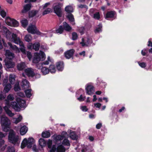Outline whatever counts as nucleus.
Listing matches in <instances>:
<instances>
[{"label": "nucleus", "mask_w": 152, "mask_h": 152, "mask_svg": "<svg viewBox=\"0 0 152 152\" xmlns=\"http://www.w3.org/2000/svg\"><path fill=\"white\" fill-rule=\"evenodd\" d=\"M51 149L50 151V152H55L56 151V146L55 145H53L52 146Z\"/></svg>", "instance_id": "obj_53"}, {"label": "nucleus", "mask_w": 152, "mask_h": 152, "mask_svg": "<svg viewBox=\"0 0 152 152\" xmlns=\"http://www.w3.org/2000/svg\"><path fill=\"white\" fill-rule=\"evenodd\" d=\"M48 69L49 72H50L52 73H55L56 71L55 66L53 65H50Z\"/></svg>", "instance_id": "obj_29"}, {"label": "nucleus", "mask_w": 152, "mask_h": 152, "mask_svg": "<svg viewBox=\"0 0 152 152\" xmlns=\"http://www.w3.org/2000/svg\"><path fill=\"white\" fill-rule=\"evenodd\" d=\"M102 126V124L101 123H99L96 125V128L97 129H99Z\"/></svg>", "instance_id": "obj_64"}, {"label": "nucleus", "mask_w": 152, "mask_h": 152, "mask_svg": "<svg viewBox=\"0 0 152 152\" xmlns=\"http://www.w3.org/2000/svg\"><path fill=\"white\" fill-rule=\"evenodd\" d=\"M94 18L95 19L99 20L100 18V15L99 12H96L94 14Z\"/></svg>", "instance_id": "obj_48"}, {"label": "nucleus", "mask_w": 152, "mask_h": 152, "mask_svg": "<svg viewBox=\"0 0 152 152\" xmlns=\"http://www.w3.org/2000/svg\"><path fill=\"white\" fill-rule=\"evenodd\" d=\"M3 86L4 87V88L3 91L5 93L8 92L12 87V86L10 83H8L7 84Z\"/></svg>", "instance_id": "obj_20"}, {"label": "nucleus", "mask_w": 152, "mask_h": 152, "mask_svg": "<svg viewBox=\"0 0 152 152\" xmlns=\"http://www.w3.org/2000/svg\"><path fill=\"white\" fill-rule=\"evenodd\" d=\"M25 68V64L23 63L19 64L17 65V68L19 71L23 70Z\"/></svg>", "instance_id": "obj_30"}, {"label": "nucleus", "mask_w": 152, "mask_h": 152, "mask_svg": "<svg viewBox=\"0 0 152 152\" xmlns=\"http://www.w3.org/2000/svg\"><path fill=\"white\" fill-rule=\"evenodd\" d=\"M62 144L64 146H69L70 145L69 141L67 139H64L63 140Z\"/></svg>", "instance_id": "obj_38"}, {"label": "nucleus", "mask_w": 152, "mask_h": 152, "mask_svg": "<svg viewBox=\"0 0 152 152\" xmlns=\"http://www.w3.org/2000/svg\"><path fill=\"white\" fill-rule=\"evenodd\" d=\"M24 72L26 75L29 77H33L35 75V73L31 68L25 69Z\"/></svg>", "instance_id": "obj_11"}, {"label": "nucleus", "mask_w": 152, "mask_h": 152, "mask_svg": "<svg viewBox=\"0 0 152 152\" xmlns=\"http://www.w3.org/2000/svg\"><path fill=\"white\" fill-rule=\"evenodd\" d=\"M14 98L12 94H9L7 97V99H5V103L6 104L7 106H9L10 105V101H12L14 100Z\"/></svg>", "instance_id": "obj_14"}, {"label": "nucleus", "mask_w": 152, "mask_h": 152, "mask_svg": "<svg viewBox=\"0 0 152 152\" xmlns=\"http://www.w3.org/2000/svg\"><path fill=\"white\" fill-rule=\"evenodd\" d=\"M51 12V10L50 8H48L45 10L42 13V15H45L48 14Z\"/></svg>", "instance_id": "obj_45"}, {"label": "nucleus", "mask_w": 152, "mask_h": 152, "mask_svg": "<svg viewBox=\"0 0 152 152\" xmlns=\"http://www.w3.org/2000/svg\"><path fill=\"white\" fill-rule=\"evenodd\" d=\"M6 94L4 93L0 94V100H3L5 99L6 96Z\"/></svg>", "instance_id": "obj_52"}, {"label": "nucleus", "mask_w": 152, "mask_h": 152, "mask_svg": "<svg viewBox=\"0 0 152 152\" xmlns=\"http://www.w3.org/2000/svg\"><path fill=\"white\" fill-rule=\"evenodd\" d=\"M0 15L2 17L4 18L6 16V13L4 10H2L0 12Z\"/></svg>", "instance_id": "obj_58"}, {"label": "nucleus", "mask_w": 152, "mask_h": 152, "mask_svg": "<svg viewBox=\"0 0 152 152\" xmlns=\"http://www.w3.org/2000/svg\"><path fill=\"white\" fill-rule=\"evenodd\" d=\"M40 53H35L34 54V57L33 59V62L37 64L41 60V58L39 56Z\"/></svg>", "instance_id": "obj_13"}, {"label": "nucleus", "mask_w": 152, "mask_h": 152, "mask_svg": "<svg viewBox=\"0 0 152 152\" xmlns=\"http://www.w3.org/2000/svg\"><path fill=\"white\" fill-rule=\"evenodd\" d=\"M21 85L24 89L27 88L29 87V83L27 80L24 79L22 81Z\"/></svg>", "instance_id": "obj_15"}, {"label": "nucleus", "mask_w": 152, "mask_h": 152, "mask_svg": "<svg viewBox=\"0 0 152 152\" xmlns=\"http://www.w3.org/2000/svg\"><path fill=\"white\" fill-rule=\"evenodd\" d=\"M69 136L70 138L73 140H77L78 139V136L75 132H71L69 134Z\"/></svg>", "instance_id": "obj_24"}, {"label": "nucleus", "mask_w": 152, "mask_h": 152, "mask_svg": "<svg viewBox=\"0 0 152 152\" xmlns=\"http://www.w3.org/2000/svg\"><path fill=\"white\" fill-rule=\"evenodd\" d=\"M40 46V44L39 42H36L33 44V48L35 51L39 50Z\"/></svg>", "instance_id": "obj_26"}, {"label": "nucleus", "mask_w": 152, "mask_h": 152, "mask_svg": "<svg viewBox=\"0 0 152 152\" xmlns=\"http://www.w3.org/2000/svg\"><path fill=\"white\" fill-rule=\"evenodd\" d=\"M19 138V136L16 134L13 130H11L9 132L8 139L10 142L14 145L15 144L18 142Z\"/></svg>", "instance_id": "obj_2"}, {"label": "nucleus", "mask_w": 152, "mask_h": 152, "mask_svg": "<svg viewBox=\"0 0 152 152\" xmlns=\"http://www.w3.org/2000/svg\"><path fill=\"white\" fill-rule=\"evenodd\" d=\"M116 15V13L115 11H110L107 12L104 17L105 19L109 20V18H113L115 19L116 18L115 15Z\"/></svg>", "instance_id": "obj_6"}, {"label": "nucleus", "mask_w": 152, "mask_h": 152, "mask_svg": "<svg viewBox=\"0 0 152 152\" xmlns=\"http://www.w3.org/2000/svg\"><path fill=\"white\" fill-rule=\"evenodd\" d=\"M6 135V133H3L0 131V139H2L3 138L5 137Z\"/></svg>", "instance_id": "obj_60"}, {"label": "nucleus", "mask_w": 152, "mask_h": 152, "mask_svg": "<svg viewBox=\"0 0 152 152\" xmlns=\"http://www.w3.org/2000/svg\"><path fill=\"white\" fill-rule=\"evenodd\" d=\"M6 113L10 117H12L14 115V114L12 113V111L10 110H8V111H6Z\"/></svg>", "instance_id": "obj_56"}, {"label": "nucleus", "mask_w": 152, "mask_h": 152, "mask_svg": "<svg viewBox=\"0 0 152 152\" xmlns=\"http://www.w3.org/2000/svg\"><path fill=\"white\" fill-rule=\"evenodd\" d=\"M8 45L10 46L11 48L13 49V50L16 51L19 50L18 48L17 47L16 45H12L11 43L10 42H9Z\"/></svg>", "instance_id": "obj_43"}, {"label": "nucleus", "mask_w": 152, "mask_h": 152, "mask_svg": "<svg viewBox=\"0 0 152 152\" xmlns=\"http://www.w3.org/2000/svg\"><path fill=\"white\" fill-rule=\"evenodd\" d=\"M7 152H15V148L13 146H8L7 147Z\"/></svg>", "instance_id": "obj_41"}, {"label": "nucleus", "mask_w": 152, "mask_h": 152, "mask_svg": "<svg viewBox=\"0 0 152 152\" xmlns=\"http://www.w3.org/2000/svg\"><path fill=\"white\" fill-rule=\"evenodd\" d=\"M79 8H85L86 9H88V6L86 5L80 4L78 6Z\"/></svg>", "instance_id": "obj_62"}, {"label": "nucleus", "mask_w": 152, "mask_h": 152, "mask_svg": "<svg viewBox=\"0 0 152 152\" xmlns=\"http://www.w3.org/2000/svg\"><path fill=\"white\" fill-rule=\"evenodd\" d=\"M64 30L66 31L70 32L72 29V28L66 22L63 23Z\"/></svg>", "instance_id": "obj_16"}, {"label": "nucleus", "mask_w": 152, "mask_h": 152, "mask_svg": "<svg viewBox=\"0 0 152 152\" xmlns=\"http://www.w3.org/2000/svg\"><path fill=\"white\" fill-rule=\"evenodd\" d=\"M39 145L42 147L45 146L46 144L45 140L43 139L40 138L39 140Z\"/></svg>", "instance_id": "obj_25"}, {"label": "nucleus", "mask_w": 152, "mask_h": 152, "mask_svg": "<svg viewBox=\"0 0 152 152\" xmlns=\"http://www.w3.org/2000/svg\"><path fill=\"white\" fill-rule=\"evenodd\" d=\"M9 80L11 84H14L15 80V75L13 74H10L9 76Z\"/></svg>", "instance_id": "obj_27"}, {"label": "nucleus", "mask_w": 152, "mask_h": 152, "mask_svg": "<svg viewBox=\"0 0 152 152\" xmlns=\"http://www.w3.org/2000/svg\"><path fill=\"white\" fill-rule=\"evenodd\" d=\"M65 149L61 145H59L56 148L57 152H65Z\"/></svg>", "instance_id": "obj_31"}, {"label": "nucleus", "mask_w": 152, "mask_h": 152, "mask_svg": "<svg viewBox=\"0 0 152 152\" xmlns=\"http://www.w3.org/2000/svg\"><path fill=\"white\" fill-rule=\"evenodd\" d=\"M75 52V50L73 49L67 50L64 53V56L66 59H69L73 57Z\"/></svg>", "instance_id": "obj_9"}, {"label": "nucleus", "mask_w": 152, "mask_h": 152, "mask_svg": "<svg viewBox=\"0 0 152 152\" xmlns=\"http://www.w3.org/2000/svg\"><path fill=\"white\" fill-rule=\"evenodd\" d=\"M62 4L60 3H58L53 8L54 12L58 17H61L62 16L61 7Z\"/></svg>", "instance_id": "obj_3"}, {"label": "nucleus", "mask_w": 152, "mask_h": 152, "mask_svg": "<svg viewBox=\"0 0 152 152\" xmlns=\"http://www.w3.org/2000/svg\"><path fill=\"white\" fill-rule=\"evenodd\" d=\"M33 44L32 43H29L27 45V48L29 50H32L33 48Z\"/></svg>", "instance_id": "obj_57"}, {"label": "nucleus", "mask_w": 152, "mask_h": 152, "mask_svg": "<svg viewBox=\"0 0 152 152\" xmlns=\"http://www.w3.org/2000/svg\"><path fill=\"white\" fill-rule=\"evenodd\" d=\"M14 89L16 91H18L20 90V88L19 86V83L18 82L16 83L15 85Z\"/></svg>", "instance_id": "obj_42"}, {"label": "nucleus", "mask_w": 152, "mask_h": 152, "mask_svg": "<svg viewBox=\"0 0 152 152\" xmlns=\"http://www.w3.org/2000/svg\"><path fill=\"white\" fill-rule=\"evenodd\" d=\"M72 39L73 40H76L78 37V35L77 33L75 32H73L72 34Z\"/></svg>", "instance_id": "obj_46"}, {"label": "nucleus", "mask_w": 152, "mask_h": 152, "mask_svg": "<svg viewBox=\"0 0 152 152\" xmlns=\"http://www.w3.org/2000/svg\"><path fill=\"white\" fill-rule=\"evenodd\" d=\"M50 134L48 131L43 132L42 134V136L43 138H48L50 137Z\"/></svg>", "instance_id": "obj_28"}, {"label": "nucleus", "mask_w": 152, "mask_h": 152, "mask_svg": "<svg viewBox=\"0 0 152 152\" xmlns=\"http://www.w3.org/2000/svg\"><path fill=\"white\" fill-rule=\"evenodd\" d=\"M22 119V116L20 115H19L18 118H16L15 121V123L16 124H17L21 121Z\"/></svg>", "instance_id": "obj_49"}, {"label": "nucleus", "mask_w": 152, "mask_h": 152, "mask_svg": "<svg viewBox=\"0 0 152 152\" xmlns=\"http://www.w3.org/2000/svg\"><path fill=\"white\" fill-rule=\"evenodd\" d=\"M86 97L85 96L83 97L82 94H81L79 97L77 98V99L80 102L84 101Z\"/></svg>", "instance_id": "obj_55"}, {"label": "nucleus", "mask_w": 152, "mask_h": 152, "mask_svg": "<svg viewBox=\"0 0 152 152\" xmlns=\"http://www.w3.org/2000/svg\"><path fill=\"white\" fill-rule=\"evenodd\" d=\"M63 31L64 28L63 26L61 25L59 26L58 29L56 30V33L57 34H61L63 32Z\"/></svg>", "instance_id": "obj_32"}, {"label": "nucleus", "mask_w": 152, "mask_h": 152, "mask_svg": "<svg viewBox=\"0 0 152 152\" xmlns=\"http://www.w3.org/2000/svg\"><path fill=\"white\" fill-rule=\"evenodd\" d=\"M20 45L21 46V47L20 48V50L23 54H26V50L25 49V47L24 45L23 44H22Z\"/></svg>", "instance_id": "obj_47"}, {"label": "nucleus", "mask_w": 152, "mask_h": 152, "mask_svg": "<svg viewBox=\"0 0 152 152\" xmlns=\"http://www.w3.org/2000/svg\"><path fill=\"white\" fill-rule=\"evenodd\" d=\"M87 151V146L85 145L83 146L81 150V152H86Z\"/></svg>", "instance_id": "obj_61"}, {"label": "nucleus", "mask_w": 152, "mask_h": 152, "mask_svg": "<svg viewBox=\"0 0 152 152\" xmlns=\"http://www.w3.org/2000/svg\"><path fill=\"white\" fill-rule=\"evenodd\" d=\"M86 94L89 95H91L94 93L95 92L94 88L93 86L89 85L86 88Z\"/></svg>", "instance_id": "obj_10"}, {"label": "nucleus", "mask_w": 152, "mask_h": 152, "mask_svg": "<svg viewBox=\"0 0 152 152\" xmlns=\"http://www.w3.org/2000/svg\"><path fill=\"white\" fill-rule=\"evenodd\" d=\"M40 58H41V60L43 61L45 58V54L44 52H42L41 54H40Z\"/></svg>", "instance_id": "obj_54"}, {"label": "nucleus", "mask_w": 152, "mask_h": 152, "mask_svg": "<svg viewBox=\"0 0 152 152\" xmlns=\"http://www.w3.org/2000/svg\"><path fill=\"white\" fill-rule=\"evenodd\" d=\"M32 7V4L29 3L24 5L23 7V9L21 10L20 13L21 14H26L30 11Z\"/></svg>", "instance_id": "obj_7"}, {"label": "nucleus", "mask_w": 152, "mask_h": 152, "mask_svg": "<svg viewBox=\"0 0 152 152\" xmlns=\"http://www.w3.org/2000/svg\"><path fill=\"white\" fill-rule=\"evenodd\" d=\"M28 130V127L24 125L21 127L20 129V133L21 135H23L25 134L27 132Z\"/></svg>", "instance_id": "obj_18"}, {"label": "nucleus", "mask_w": 152, "mask_h": 152, "mask_svg": "<svg viewBox=\"0 0 152 152\" xmlns=\"http://www.w3.org/2000/svg\"><path fill=\"white\" fill-rule=\"evenodd\" d=\"M54 140L57 142L58 141L61 140H63V136L61 135H57L54 137Z\"/></svg>", "instance_id": "obj_40"}, {"label": "nucleus", "mask_w": 152, "mask_h": 152, "mask_svg": "<svg viewBox=\"0 0 152 152\" xmlns=\"http://www.w3.org/2000/svg\"><path fill=\"white\" fill-rule=\"evenodd\" d=\"M38 11L37 10H31L28 12V17L29 18L34 17L38 13Z\"/></svg>", "instance_id": "obj_21"}, {"label": "nucleus", "mask_w": 152, "mask_h": 152, "mask_svg": "<svg viewBox=\"0 0 152 152\" xmlns=\"http://www.w3.org/2000/svg\"><path fill=\"white\" fill-rule=\"evenodd\" d=\"M17 101L20 107L21 108H24L25 107L26 102L25 100L19 99H17Z\"/></svg>", "instance_id": "obj_19"}, {"label": "nucleus", "mask_w": 152, "mask_h": 152, "mask_svg": "<svg viewBox=\"0 0 152 152\" xmlns=\"http://www.w3.org/2000/svg\"><path fill=\"white\" fill-rule=\"evenodd\" d=\"M47 144L48 148H51L52 144V141L50 140H49L47 143Z\"/></svg>", "instance_id": "obj_59"}, {"label": "nucleus", "mask_w": 152, "mask_h": 152, "mask_svg": "<svg viewBox=\"0 0 152 152\" xmlns=\"http://www.w3.org/2000/svg\"><path fill=\"white\" fill-rule=\"evenodd\" d=\"M34 142V140L33 138H29L28 140L27 148H31Z\"/></svg>", "instance_id": "obj_22"}, {"label": "nucleus", "mask_w": 152, "mask_h": 152, "mask_svg": "<svg viewBox=\"0 0 152 152\" xmlns=\"http://www.w3.org/2000/svg\"><path fill=\"white\" fill-rule=\"evenodd\" d=\"M138 63L142 68H145L146 66V64L145 62H140L139 61L138 62Z\"/></svg>", "instance_id": "obj_51"}, {"label": "nucleus", "mask_w": 152, "mask_h": 152, "mask_svg": "<svg viewBox=\"0 0 152 152\" xmlns=\"http://www.w3.org/2000/svg\"><path fill=\"white\" fill-rule=\"evenodd\" d=\"M5 22L9 25L12 26L14 27H17L19 25V23L16 20L9 17H6Z\"/></svg>", "instance_id": "obj_5"}, {"label": "nucleus", "mask_w": 152, "mask_h": 152, "mask_svg": "<svg viewBox=\"0 0 152 152\" xmlns=\"http://www.w3.org/2000/svg\"><path fill=\"white\" fill-rule=\"evenodd\" d=\"M18 102L17 103L15 102H11L10 104V105L8 106H11L13 108L15 109L16 110H20V108Z\"/></svg>", "instance_id": "obj_17"}, {"label": "nucleus", "mask_w": 152, "mask_h": 152, "mask_svg": "<svg viewBox=\"0 0 152 152\" xmlns=\"http://www.w3.org/2000/svg\"><path fill=\"white\" fill-rule=\"evenodd\" d=\"M12 35H11V32L9 30H7L6 31V37L8 39H10V38H11Z\"/></svg>", "instance_id": "obj_50"}, {"label": "nucleus", "mask_w": 152, "mask_h": 152, "mask_svg": "<svg viewBox=\"0 0 152 152\" xmlns=\"http://www.w3.org/2000/svg\"><path fill=\"white\" fill-rule=\"evenodd\" d=\"M56 66L57 69L59 71H62L64 67V63L63 61H60L56 64Z\"/></svg>", "instance_id": "obj_12"}, {"label": "nucleus", "mask_w": 152, "mask_h": 152, "mask_svg": "<svg viewBox=\"0 0 152 152\" xmlns=\"http://www.w3.org/2000/svg\"><path fill=\"white\" fill-rule=\"evenodd\" d=\"M102 25L101 23H99L98 25V27H96L94 30V32L95 34L99 33L102 31Z\"/></svg>", "instance_id": "obj_23"}, {"label": "nucleus", "mask_w": 152, "mask_h": 152, "mask_svg": "<svg viewBox=\"0 0 152 152\" xmlns=\"http://www.w3.org/2000/svg\"><path fill=\"white\" fill-rule=\"evenodd\" d=\"M24 39L26 41L29 42L32 40V37L30 34H27L25 36Z\"/></svg>", "instance_id": "obj_36"}, {"label": "nucleus", "mask_w": 152, "mask_h": 152, "mask_svg": "<svg viewBox=\"0 0 152 152\" xmlns=\"http://www.w3.org/2000/svg\"><path fill=\"white\" fill-rule=\"evenodd\" d=\"M4 62L6 67L8 69L13 68L15 66V63L9 58L5 59Z\"/></svg>", "instance_id": "obj_8"}, {"label": "nucleus", "mask_w": 152, "mask_h": 152, "mask_svg": "<svg viewBox=\"0 0 152 152\" xmlns=\"http://www.w3.org/2000/svg\"><path fill=\"white\" fill-rule=\"evenodd\" d=\"M13 42L15 44H19L20 45L23 44V42L18 38H17L13 40Z\"/></svg>", "instance_id": "obj_44"}, {"label": "nucleus", "mask_w": 152, "mask_h": 152, "mask_svg": "<svg viewBox=\"0 0 152 152\" xmlns=\"http://www.w3.org/2000/svg\"><path fill=\"white\" fill-rule=\"evenodd\" d=\"M21 23L22 26L24 28L26 27L28 25V20L25 19L21 21Z\"/></svg>", "instance_id": "obj_33"}, {"label": "nucleus", "mask_w": 152, "mask_h": 152, "mask_svg": "<svg viewBox=\"0 0 152 152\" xmlns=\"http://www.w3.org/2000/svg\"><path fill=\"white\" fill-rule=\"evenodd\" d=\"M27 30L29 33L32 34H36L38 35H40L41 33L37 30V27L34 25L29 26L27 28Z\"/></svg>", "instance_id": "obj_4"}, {"label": "nucleus", "mask_w": 152, "mask_h": 152, "mask_svg": "<svg viewBox=\"0 0 152 152\" xmlns=\"http://www.w3.org/2000/svg\"><path fill=\"white\" fill-rule=\"evenodd\" d=\"M65 10L68 13H70L72 12V8L71 6H68L65 8Z\"/></svg>", "instance_id": "obj_37"}, {"label": "nucleus", "mask_w": 152, "mask_h": 152, "mask_svg": "<svg viewBox=\"0 0 152 152\" xmlns=\"http://www.w3.org/2000/svg\"><path fill=\"white\" fill-rule=\"evenodd\" d=\"M67 18L71 22L74 21V18L73 15L71 13L69 14L67 16Z\"/></svg>", "instance_id": "obj_39"}, {"label": "nucleus", "mask_w": 152, "mask_h": 152, "mask_svg": "<svg viewBox=\"0 0 152 152\" xmlns=\"http://www.w3.org/2000/svg\"><path fill=\"white\" fill-rule=\"evenodd\" d=\"M1 124L4 131L7 132L9 131L10 122L7 117L1 116Z\"/></svg>", "instance_id": "obj_1"}, {"label": "nucleus", "mask_w": 152, "mask_h": 152, "mask_svg": "<svg viewBox=\"0 0 152 152\" xmlns=\"http://www.w3.org/2000/svg\"><path fill=\"white\" fill-rule=\"evenodd\" d=\"M41 71L44 75H46L49 73L48 68L46 67H42L41 69Z\"/></svg>", "instance_id": "obj_35"}, {"label": "nucleus", "mask_w": 152, "mask_h": 152, "mask_svg": "<svg viewBox=\"0 0 152 152\" xmlns=\"http://www.w3.org/2000/svg\"><path fill=\"white\" fill-rule=\"evenodd\" d=\"M62 136H63V139L64 138H66V135H67V133L66 132L63 131L62 132Z\"/></svg>", "instance_id": "obj_63"}, {"label": "nucleus", "mask_w": 152, "mask_h": 152, "mask_svg": "<svg viewBox=\"0 0 152 152\" xmlns=\"http://www.w3.org/2000/svg\"><path fill=\"white\" fill-rule=\"evenodd\" d=\"M31 89H27L25 91V92L27 97L30 98L32 95L31 94Z\"/></svg>", "instance_id": "obj_34"}]
</instances>
